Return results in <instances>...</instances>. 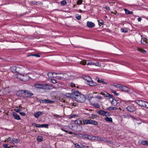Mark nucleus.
<instances>
[{
  "mask_svg": "<svg viewBox=\"0 0 148 148\" xmlns=\"http://www.w3.org/2000/svg\"><path fill=\"white\" fill-rule=\"evenodd\" d=\"M20 140L18 139H13L12 143L13 144L19 143L20 142Z\"/></svg>",
  "mask_w": 148,
  "mask_h": 148,
  "instance_id": "obj_22",
  "label": "nucleus"
},
{
  "mask_svg": "<svg viewBox=\"0 0 148 148\" xmlns=\"http://www.w3.org/2000/svg\"><path fill=\"white\" fill-rule=\"evenodd\" d=\"M27 77V76L26 74L24 75L19 73H18L17 74V77L22 81H25V78Z\"/></svg>",
  "mask_w": 148,
  "mask_h": 148,
  "instance_id": "obj_6",
  "label": "nucleus"
},
{
  "mask_svg": "<svg viewBox=\"0 0 148 148\" xmlns=\"http://www.w3.org/2000/svg\"><path fill=\"white\" fill-rule=\"evenodd\" d=\"M122 91L125 92H127L130 90V88L121 85L120 88Z\"/></svg>",
  "mask_w": 148,
  "mask_h": 148,
  "instance_id": "obj_11",
  "label": "nucleus"
},
{
  "mask_svg": "<svg viewBox=\"0 0 148 148\" xmlns=\"http://www.w3.org/2000/svg\"><path fill=\"white\" fill-rule=\"evenodd\" d=\"M83 78L85 80L87 81L88 82L92 80L90 76H84L83 77Z\"/></svg>",
  "mask_w": 148,
  "mask_h": 148,
  "instance_id": "obj_19",
  "label": "nucleus"
},
{
  "mask_svg": "<svg viewBox=\"0 0 148 148\" xmlns=\"http://www.w3.org/2000/svg\"><path fill=\"white\" fill-rule=\"evenodd\" d=\"M97 116L96 114H93L90 117L91 119H94L95 118H97Z\"/></svg>",
  "mask_w": 148,
  "mask_h": 148,
  "instance_id": "obj_44",
  "label": "nucleus"
},
{
  "mask_svg": "<svg viewBox=\"0 0 148 148\" xmlns=\"http://www.w3.org/2000/svg\"><path fill=\"white\" fill-rule=\"evenodd\" d=\"M136 102L139 106L145 107V106L146 102L142 100H138L136 101Z\"/></svg>",
  "mask_w": 148,
  "mask_h": 148,
  "instance_id": "obj_8",
  "label": "nucleus"
},
{
  "mask_svg": "<svg viewBox=\"0 0 148 148\" xmlns=\"http://www.w3.org/2000/svg\"><path fill=\"white\" fill-rule=\"evenodd\" d=\"M56 75H55L56 76V78L59 79H62V73H57Z\"/></svg>",
  "mask_w": 148,
  "mask_h": 148,
  "instance_id": "obj_20",
  "label": "nucleus"
},
{
  "mask_svg": "<svg viewBox=\"0 0 148 148\" xmlns=\"http://www.w3.org/2000/svg\"><path fill=\"white\" fill-rule=\"evenodd\" d=\"M39 101L40 103H52L54 102L53 101L47 99H40L39 100Z\"/></svg>",
  "mask_w": 148,
  "mask_h": 148,
  "instance_id": "obj_9",
  "label": "nucleus"
},
{
  "mask_svg": "<svg viewBox=\"0 0 148 148\" xmlns=\"http://www.w3.org/2000/svg\"><path fill=\"white\" fill-rule=\"evenodd\" d=\"M124 10L125 12V13L127 14H132L133 12L132 11H130L126 9H124Z\"/></svg>",
  "mask_w": 148,
  "mask_h": 148,
  "instance_id": "obj_28",
  "label": "nucleus"
},
{
  "mask_svg": "<svg viewBox=\"0 0 148 148\" xmlns=\"http://www.w3.org/2000/svg\"><path fill=\"white\" fill-rule=\"evenodd\" d=\"M51 82L54 84H56L57 83V81L55 79H51Z\"/></svg>",
  "mask_w": 148,
  "mask_h": 148,
  "instance_id": "obj_51",
  "label": "nucleus"
},
{
  "mask_svg": "<svg viewBox=\"0 0 148 148\" xmlns=\"http://www.w3.org/2000/svg\"><path fill=\"white\" fill-rule=\"evenodd\" d=\"M13 140V138H12L9 137L7 139V142H9L10 143H12V142Z\"/></svg>",
  "mask_w": 148,
  "mask_h": 148,
  "instance_id": "obj_37",
  "label": "nucleus"
},
{
  "mask_svg": "<svg viewBox=\"0 0 148 148\" xmlns=\"http://www.w3.org/2000/svg\"><path fill=\"white\" fill-rule=\"evenodd\" d=\"M98 124V123L97 121L94 120H90V124H92L94 125H97Z\"/></svg>",
  "mask_w": 148,
  "mask_h": 148,
  "instance_id": "obj_27",
  "label": "nucleus"
},
{
  "mask_svg": "<svg viewBox=\"0 0 148 148\" xmlns=\"http://www.w3.org/2000/svg\"><path fill=\"white\" fill-rule=\"evenodd\" d=\"M82 2V0H78L77 1V5H80L81 4Z\"/></svg>",
  "mask_w": 148,
  "mask_h": 148,
  "instance_id": "obj_50",
  "label": "nucleus"
},
{
  "mask_svg": "<svg viewBox=\"0 0 148 148\" xmlns=\"http://www.w3.org/2000/svg\"><path fill=\"white\" fill-rule=\"evenodd\" d=\"M35 56L36 57H40V55H38V54H31V55H28L27 56L29 57V56Z\"/></svg>",
  "mask_w": 148,
  "mask_h": 148,
  "instance_id": "obj_38",
  "label": "nucleus"
},
{
  "mask_svg": "<svg viewBox=\"0 0 148 148\" xmlns=\"http://www.w3.org/2000/svg\"><path fill=\"white\" fill-rule=\"evenodd\" d=\"M65 96L68 97H70L71 98H73L74 97H73V95L72 93H66L65 94Z\"/></svg>",
  "mask_w": 148,
  "mask_h": 148,
  "instance_id": "obj_25",
  "label": "nucleus"
},
{
  "mask_svg": "<svg viewBox=\"0 0 148 148\" xmlns=\"http://www.w3.org/2000/svg\"><path fill=\"white\" fill-rule=\"evenodd\" d=\"M77 19L78 20H79L81 18V15H78L76 17Z\"/></svg>",
  "mask_w": 148,
  "mask_h": 148,
  "instance_id": "obj_58",
  "label": "nucleus"
},
{
  "mask_svg": "<svg viewBox=\"0 0 148 148\" xmlns=\"http://www.w3.org/2000/svg\"><path fill=\"white\" fill-rule=\"evenodd\" d=\"M85 62L86 60H83L81 61L80 63L83 65H85L86 64Z\"/></svg>",
  "mask_w": 148,
  "mask_h": 148,
  "instance_id": "obj_49",
  "label": "nucleus"
},
{
  "mask_svg": "<svg viewBox=\"0 0 148 148\" xmlns=\"http://www.w3.org/2000/svg\"><path fill=\"white\" fill-rule=\"evenodd\" d=\"M113 86H115L117 88H119V89H120L121 85L119 84L115 85V84H114L113 85Z\"/></svg>",
  "mask_w": 148,
  "mask_h": 148,
  "instance_id": "obj_48",
  "label": "nucleus"
},
{
  "mask_svg": "<svg viewBox=\"0 0 148 148\" xmlns=\"http://www.w3.org/2000/svg\"><path fill=\"white\" fill-rule=\"evenodd\" d=\"M70 86L72 87H75V84L73 83H71L70 84Z\"/></svg>",
  "mask_w": 148,
  "mask_h": 148,
  "instance_id": "obj_55",
  "label": "nucleus"
},
{
  "mask_svg": "<svg viewBox=\"0 0 148 148\" xmlns=\"http://www.w3.org/2000/svg\"><path fill=\"white\" fill-rule=\"evenodd\" d=\"M101 94L103 95L105 97H109L110 96V94H109L106 91H104L103 92H101Z\"/></svg>",
  "mask_w": 148,
  "mask_h": 148,
  "instance_id": "obj_18",
  "label": "nucleus"
},
{
  "mask_svg": "<svg viewBox=\"0 0 148 148\" xmlns=\"http://www.w3.org/2000/svg\"><path fill=\"white\" fill-rule=\"evenodd\" d=\"M97 113L100 115L104 116H110V114L109 112L103 110H99L97 112Z\"/></svg>",
  "mask_w": 148,
  "mask_h": 148,
  "instance_id": "obj_5",
  "label": "nucleus"
},
{
  "mask_svg": "<svg viewBox=\"0 0 148 148\" xmlns=\"http://www.w3.org/2000/svg\"><path fill=\"white\" fill-rule=\"evenodd\" d=\"M33 125H34L35 127H41V125L37 124L35 123H34L33 124Z\"/></svg>",
  "mask_w": 148,
  "mask_h": 148,
  "instance_id": "obj_39",
  "label": "nucleus"
},
{
  "mask_svg": "<svg viewBox=\"0 0 148 148\" xmlns=\"http://www.w3.org/2000/svg\"><path fill=\"white\" fill-rule=\"evenodd\" d=\"M3 146L5 148H8L10 147L8 146V144H4L3 145Z\"/></svg>",
  "mask_w": 148,
  "mask_h": 148,
  "instance_id": "obj_52",
  "label": "nucleus"
},
{
  "mask_svg": "<svg viewBox=\"0 0 148 148\" xmlns=\"http://www.w3.org/2000/svg\"><path fill=\"white\" fill-rule=\"evenodd\" d=\"M72 94L73 95L75 96L76 97L79 95L81 94L78 91H77L74 89H73L72 90Z\"/></svg>",
  "mask_w": 148,
  "mask_h": 148,
  "instance_id": "obj_13",
  "label": "nucleus"
},
{
  "mask_svg": "<svg viewBox=\"0 0 148 148\" xmlns=\"http://www.w3.org/2000/svg\"><path fill=\"white\" fill-rule=\"evenodd\" d=\"M74 98L76 101L81 103L84 102L86 99L84 96L81 94L79 96H77L75 97H74Z\"/></svg>",
  "mask_w": 148,
  "mask_h": 148,
  "instance_id": "obj_2",
  "label": "nucleus"
},
{
  "mask_svg": "<svg viewBox=\"0 0 148 148\" xmlns=\"http://www.w3.org/2000/svg\"><path fill=\"white\" fill-rule=\"evenodd\" d=\"M142 36L140 35V34H139L138 35V37L139 38L140 40L141 39L140 42L142 44L145 45L146 43H148L147 42V39L145 38H142Z\"/></svg>",
  "mask_w": 148,
  "mask_h": 148,
  "instance_id": "obj_7",
  "label": "nucleus"
},
{
  "mask_svg": "<svg viewBox=\"0 0 148 148\" xmlns=\"http://www.w3.org/2000/svg\"><path fill=\"white\" fill-rule=\"evenodd\" d=\"M60 3L62 5H64L67 3V2L65 0H63L60 2Z\"/></svg>",
  "mask_w": 148,
  "mask_h": 148,
  "instance_id": "obj_42",
  "label": "nucleus"
},
{
  "mask_svg": "<svg viewBox=\"0 0 148 148\" xmlns=\"http://www.w3.org/2000/svg\"><path fill=\"white\" fill-rule=\"evenodd\" d=\"M111 103L112 105L113 106H115L117 104V102L116 100L115 99H114Z\"/></svg>",
  "mask_w": 148,
  "mask_h": 148,
  "instance_id": "obj_30",
  "label": "nucleus"
},
{
  "mask_svg": "<svg viewBox=\"0 0 148 148\" xmlns=\"http://www.w3.org/2000/svg\"><path fill=\"white\" fill-rule=\"evenodd\" d=\"M57 74V73H55L49 72L48 74V76L50 78H54L56 77L55 75H56Z\"/></svg>",
  "mask_w": 148,
  "mask_h": 148,
  "instance_id": "obj_14",
  "label": "nucleus"
},
{
  "mask_svg": "<svg viewBox=\"0 0 148 148\" xmlns=\"http://www.w3.org/2000/svg\"><path fill=\"white\" fill-rule=\"evenodd\" d=\"M16 66H12L11 68V71L13 73L16 72Z\"/></svg>",
  "mask_w": 148,
  "mask_h": 148,
  "instance_id": "obj_32",
  "label": "nucleus"
},
{
  "mask_svg": "<svg viewBox=\"0 0 148 148\" xmlns=\"http://www.w3.org/2000/svg\"><path fill=\"white\" fill-rule=\"evenodd\" d=\"M34 86L37 88L45 90H51L53 88V86H52L40 83L35 84Z\"/></svg>",
  "mask_w": 148,
  "mask_h": 148,
  "instance_id": "obj_1",
  "label": "nucleus"
},
{
  "mask_svg": "<svg viewBox=\"0 0 148 148\" xmlns=\"http://www.w3.org/2000/svg\"><path fill=\"white\" fill-rule=\"evenodd\" d=\"M42 114V112H38L35 113L34 114V116L36 118H38L39 116Z\"/></svg>",
  "mask_w": 148,
  "mask_h": 148,
  "instance_id": "obj_23",
  "label": "nucleus"
},
{
  "mask_svg": "<svg viewBox=\"0 0 148 148\" xmlns=\"http://www.w3.org/2000/svg\"><path fill=\"white\" fill-rule=\"evenodd\" d=\"M61 129L62 131H64V132H68L70 134H73V132H68V131L65 130L64 128H61Z\"/></svg>",
  "mask_w": 148,
  "mask_h": 148,
  "instance_id": "obj_45",
  "label": "nucleus"
},
{
  "mask_svg": "<svg viewBox=\"0 0 148 148\" xmlns=\"http://www.w3.org/2000/svg\"><path fill=\"white\" fill-rule=\"evenodd\" d=\"M109 98L108 100L110 101L111 103L112 101L114 99V97L113 96L110 95V97H109Z\"/></svg>",
  "mask_w": 148,
  "mask_h": 148,
  "instance_id": "obj_33",
  "label": "nucleus"
},
{
  "mask_svg": "<svg viewBox=\"0 0 148 148\" xmlns=\"http://www.w3.org/2000/svg\"><path fill=\"white\" fill-rule=\"evenodd\" d=\"M96 97L99 99H102L101 97L100 96H97Z\"/></svg>",
  "mask_w": 148,
  "mask_h": 148,
  "instance_id": "obj_62",
  "label": "nucleus"
},
{
  "mask_svg": "<svg viewBox=\"0 0 148 148\" xmlns=\"http://www.w3.org/2000/svg\"><path fill=\"white\" fill-rule=\"evenodd\" d=\"M74 122L76 124L80 125L82 123V121L79 119H77Z\"/></svg>",
  "mask_w": 148,
  "mask_h": 148,
  "instance_id": "obj_26",
  "label": "nucleus"
},
{
  "mask_svg": "<svg viewBox=\"0 0 148 148\" xmlns=\"http://www.w3.org/2000/svg\"><path fill=\"white\" fill-rule=\"evenodd\" d=\"M88 64H89V65H93V63L91 61H89V63H88Z\"/></svg>",
  "mask_w": 148,
  "mask_h": 148,
  "instance_id": "obj_59",
  "label": "nucleus"
},
{
  "mask_svg": "<svg viewBox=\"0 0 148 148\" xmlns=\"http://www.w3.org/2000/svg\"><path fill=\"white\" fill-rule=\"evenodd\" d=\"M62 79H68L70 78V76L66 73H62Z\"/></svg>",
  "mask_w": 148,
  "mask_h": 148,
  "instance_id": "obj_17",
  "label": "nucleus"
},
{
  "mask_svg": "<svg viewBox=\"0 0 148 148\" xmlns=\"http://www.w3.org/2000/svg\"><path fill=\"white\" fill-rule=\"evenodd\" d=\"M103 21L102 20H100L99 21V25L100 26H101L103 25Z\"/></svg>",
  "mask_w": 148,
  "mask_h": 148,
  "instance_id": "obj_41",
  "label": "nucleus"
},
{
  "mask_svg": "<svg viewBox=\"0 0 148 148\" xmlns=\"http://www.w3.org/2000/svg\"><path fill=\"white\" fill-rule=\"evenodd\" d=\"M20 114L23 116H25L26 115V114L25 112H19Z\"/></svg>",
  "mask_w": 148,
  "mask_h": 148,
  "instance_id": "obj_54",
  "label": "nucleus"
},
{
  "mask_svg": "<svg viewBox=\"0 0 148 148\" xmlns=\"http://www.w3.org/2000/svg\"><path fill=\"white\" fill-rule=\"evenodd\" d=\"M90 86H94L96 85V84L92 81H89L88 82Z\"/></svg>",
  "mask_w": 148,
  "mask_h": 148,
  "instance_id": "obj_31",
  "label": "nucleus"
},
{
  "mask_svg": "<svg viewBox=\"0 0 148 148\" xmlns=\"http://www.w3.org/2000/svg\"><path fill=\"white\" fill-rule=\"evenodd\" d=\"M111 91L112 92L114 93V94L115 95L117 96L119 95V94L118 93L116 92L114 90H111Z\"/></svg>",
  "mask_w": 148,
  "mask_h": 148,
  "instance_id": "obj_40",
  "label": "nucleus"
},
{
  "mask_svg": "<svg viewBox=\"0 0 148 148\" xmlns=\"http://www.w3.org/2000/svg\"><path fill=\"white\" fill-rule=\"evenodd\" d=\"M85 146H80V148H85Z\"/></svg>",
  "mask_w": 148,
  "mask_h": 148,
  "instance_id": "obj_64",
  "label": "nucleus"
},
{
  "mask_svg": "<svg viewBox=\"0 0 148 148\" xmlns=\"http://www.w3.org/2000/svg\"><path fill=\"white\" fill-rule=\"evenodd\" d=\"M48 126V125L47 124H42L41 127H47Z\"/></svg>",
  "mask_w": 148,
  "mask_h": 148,
  "instance_id": "obj_47",
  "label": "nucleus"
},
{
  "mask_svg": "<svg viewBox=\"0 0 148 148\" xmlns=\"http://www.w3.org/2000/svg\"><path fill=\"white\" fill-rule=\"evenodd\" d=\"M93 106L95 107V108H98L100 107V105L98 103H94L92 104Z\"/></svg>",
  "mask_w": 148,
  "mask_h": 148,
  "instance_id": "obj_34",
  "label": "nucleus"
},
{
  "mask_svg": "<svg viewBox=\"0 0 148 148\" xmlns=\"http://www.w3.org/2000/svg\"><path fill=\"white\" fill-rule=\"evenodd\" d=\"M37 140L39 142H41L43 140L42 137L41 136H39L37 137Z\"/></svg>",
  "mask_w": 148,
  "mask_h": 148,
  "instance_id": "obj_36",
  "label": "nucleus"
},
{
  "mask_svg": "<svg viewBox=\"0 0 148 148\" xmlns=\"http://www.w3.org/2000/svg\"><path fill=\"white\" fill-rule=\"evenodd\" d=\"M79 136L83 139L92 140V135L88 134H79Z\"/></svg>",
  "mask_w": 148,
  "mask_h": 148,
  "instance_id": "obj_4",
  "label": "nucleus"
},
{
  "mask_svg": "<svg viewBox=\"0 0 148 148\" xmlns=\"http://www.w3.org/2000/svg\"><path fill=\"white\" fill-rule=\"evenodd\" d=\"M88 63H89V61H86L85 63L86 64H87V65H89V64H88Z\"/></svg>",
  "mask_w": 148,
  "mask_h": 148,
  "instance_id": "obj_60",
  "label": "nucleus"
},
{
  "mask_svg": "<svg viewBox=\"0 0 148 148\" xmlns=\"http://www.w3.org/2000/svg\"><path fill=\"white\" fill-rule=\"evenodd\" d=\"M103 138H101L99 136H92V141H100L103 140Z\"/></svg>",
  "mask_w": 148,
  "mask_h": 148,
  "instance_id": "obj_10",
  "label": "nucleus"
},
{
  "mask_svg": "<svg viewBox=\"0 0 148 148\" xmlns=\"http://www.w3.org/2000/svg\"><path fill=\"white\" fill-rule=\"evenodd\" d=\"M54 116L56 118L60 117V116L58 115H56V114L54 115Z\"/></svg>",
  "mask_w": 148,
  "mask_h": 148,
  "instance_id": "obj_63",
  "label": "nucleus"
},
{
  "mask_svg": "<svg viewBox=\"0 0 148 148\" xmlns=\"http://www.w3.org/2000/svg\"><path fill=\"white\" fill-rule=\"evenodd\" d=\"M95 25V24L91 22L88 21L87 22V26L89 27H94Z\"/></svg>",
  "mask_w": 148,
  "mask_h": 148,
  "instance_id": "obj_15",
  "label": "nucleus"
},
{
  "mask_svg": "<svg viewBox=\"0 0 148 148\" xmlns=\"http://www.w3.org/2000/svg\"><path fill=\"white\" fill-rule=\"evenodd\" d=\"M13 115L15 119L17 120L21 119L19 115L17 114L15 112H13Z\"/></svg>",
  "mask_w": 148,
  "mask_h": 148,
  "instance_id": "obj_16",
  "label": "nucleus"
},
{
  "mask_svg": "<svg viewBox=\"0 0 148 148\" xmlns=\"http://www.w3.org/2000/svg\"><path fill=\"white\" fill-rule=\"evenodd\" d=\"M145 107L148 108V103L147 102H146V105H145Z\"/></svg>",
  "mask_w": 148,
  "mask_h": 148,
  "instance_id": "obj_61",
  "label": "nucleus"
},
{
  "mask_svg": "<svg viewBox=\"0 0 148 148\" xmlns=\"http://www.w3.org/2000/svg\"><path fill=\"white\" fill-rule=\"evenodd\" d=\"M14 110L16 112H20V111L21 110L19 109L15 108L14 109Z\"/></svg>",
  "mask_w": 148,
  "mask_h": 148,
  "instance_id": "obj_53",
  "label": "nucleus"
},
{
  "mask_svg": "<svg viewBox=\"0 0 148 148\" xmlns=\"http://www.w3.org/2000/svg\"><path fill=\"white\" fill-rule=\"evenodd\" d=\"M141 143L142 145H148V141L142 140Z\"/></svg>",
  "mask_w": 148,
  "mask_h": 148,
  "instance_id": "obj_35",
  "label": "nucleus"
},
{
  "mask_svg": "<svg viewBox=\"0 0 148 148\" xmlns=\"http://www.w3.org/2000/svg\"><path fill=\"white\" fill-rule=\"evenodd\" d=\"M75 146L77 148H80V146L78 144L76 143L75 144Z\"/></svg>",
  "mask_w": 148,
  "mask_h": 148,
  "instance_id": "obj_57",
  "label": "nucleus"
},
{
  "mask_svg": "<svg viewBox=\"0 0 148 148\" xmlns=\"http://www.w3.org/2000/svg\"><path fill=\"white\" fill-rule=\"evenodd\" d=\"M90 120L88 119H84L83 120V123L84 124H90Z\"/></svg>",
  "mask_w": 148,
  "mask_h": 148,
  "instance_id": "obj_21",
  "label": "nucleus"
},
{
  "mask_svg": "<svg viewBox=\"0 0 148 148\" xmlns=\"http://www.w3.org/2000/svg\"><path fill=\"white\" fill-rule=\"evenodd\" d=\"M97 82L98 83H101L103 84L107 85V83L106 82H105L103 79H98L97 80Z\"/></svg>",
  "mask_w": 148,
  "mask_h": 148,
  "instance_id": "obj_24",
  "label": "nucleus"
},
{
  "mask_svg": "<svg viewBox=\"0 0 148 148\" xmlns=\"http://www.w3.org/2000/svg\"><path fill=\"white\" fill-rule=\"evenodd\" d=\"M139 51H141L143 53H145L146 52V51L145 50L139 48L138 50Z\"/></svg>",
  "mask_w": 148,
  "mask_h": 148,
  "instance_id": "obj_46",
  "label": "nucleus"
},
{
  "mask_svg": "<svg viewBox=\"0 0 148 148\" xmlns=\"http://www.w3.org/2000/svg\"><path fill=\"white\" fill-rule=\"evenodd\" d=\"M105 120L107 122H112V118L108 117H106L105 119Z\"/></svg>",
  "mask_w": 148,
  "mask_h": 148,
  "instance_id": "obj_29",
  "label": "nucleus"
},
{
  "mask_svg": "<svg viewBox=\"0 0 148 148\" xmlns=\"http://www.w3.org/2000/svg\"><path fill=\"white\" fill-rule=\"evenodd\" d=\"M121 31L123 32H127L128 31L126 28H121Z\"/></svg>",
  "mask_w": 148,
  "mask_h": 148,
  "instance_id": "obj_43",
  "label": "nucleus"
},
{
  "mask_svg": "<svg viewBox=\"0 0 148 148\" xmlns=\"http://www.w3.org/2000/svg\"><path fill=\"white\" fill-rule=\"evenodd\" d=\"M127 110L130 112H133L135 110V108L134 106L132 105L128 106L127 107Z\"/></svg>",
  "mask_w": 148,
  "mask_h": 148,
  "instance_id": "obj_12",
  "label": "nucleus"
},
{
  "mask_svg": "<svg viewBox=\"0 0 148 148\" xmlns=\"http://www.w3.org/2000/svg\"><path fill=\"white\" fill-rule=\"evenodd\" d=\"M18 93L24 94V95L27 97H29L33 95L34 94L29 91L22 90L18 92Z\"/></svg>",
  "mask_w": 148,
  "mask_h": 148,
  "instance_id": "obj_3",
  "label": "nucleus"
},
{
  "mask_svg": "<svg viewBox=\"0 0 148 148\" xmlns=\"http://www.w3.org/2000/svg\"><path fill=\"white\" fill-rule=\"evenodd\" d=\"M93 65H95L96 66H99V62H97L96 63H94Z\"/></svg>",
  "mask_w": 148,
  "mask_h": 148,
  "instance_id": "obj_56",
  "label": "nucleus"
}]
</instances>
